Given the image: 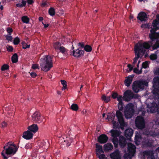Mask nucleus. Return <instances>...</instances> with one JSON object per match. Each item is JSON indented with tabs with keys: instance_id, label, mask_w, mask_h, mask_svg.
I'll use <instances>...</instances> for the list:
<instances>
[{
	"instance_id": "60",
	"label": "nucleus",
	"mask_w": 159,
	"mask_h": 159,
	"mask_svg": "<svg viewBox=\"0 0 159 159\" xmlns=\"http://www.w3.org/2000/svg\"><path fill=\"white\" fill-rule=\"evenodd\" d=\"M7 50L9 52H12L13 50V48L11 46H9L7 47Z\"/></svg>"
},
{
	"instance_id": "42",
	"label": "nucleus",
	"mask_w": 159,
	"mask_h": 159,
	"mask_svg": "<svg viewBox=\"0 0 159 159\" xmlns=\"http://www.w3.org/2000/svg\"><path fill=\"white\" fill-rule=\"evenodd\" d=\"M61 82L63 85V87L62 88V90H65L66 89L67 83L65 80H61Z\"/></svg>"
},
{
	"instance_id": "18",
	"label": "nucleus",
	"mask_w": 159,
	"mask_h": 159,
	"mask_svg": "<svg viewBox=\"0 0 159 159\" xmlns=\"http://www.w3.org/2000/svg\"><path fill=\"white\" fill-rule=\"evenodd\" d=\"M134 75H132L128 76L125 80V86L129 87L131 83Z\"/></svg>"
},
{
	"instance_id": "41",
	"label": "nucleus",
	"mask_w": 159,
	"mask_h": 159,
	"mask_svg": "<svg viewBox=\"0 0 159 159\" xmlns=\"http://www.w3.org/2000/svg\"><path fill=\"white\" fill-rule=\"evenodd\" d=\"M21 3H18L16 4V6L19 7H23L24 6H25L26 5V2L25 1L22 0L21 2Z\"/></svg>"
},
{
	"instance_id": "31",
	"label": "nucleus",
	"mask_w": 159,
	"mask_h": 159,
	"mask_svg": "<svg viewBox=\"0 0 159 159\" xmlns=\"http://www.w3.org/2000/svg\"><path fill=\"white\" fill-rule=\"evenodd\" d=\"M113 124V128L116 129H119V122L114 121V120H111Z\"/></svg>"
},
{
	"instance_id": "50",
	"label": "nucleus",
	"mask_w": 159,
	"mask_h": 159,
	"mask_svg": "<svg viewBox=\"0 0 159 159\" xmlns=\"http://www.w3.org/2000/svg\"><path fill=\"white\" fill-rule=\"evenodd\" d=\"M20 42V39L18 37H16L13 40V43L14 44H18Z\"/></svg>"
},
{
	"instance_id": "3",
	"label": "nucleus",
	"mask_w": 159,
	"mask_h": 159,
	"mask_svg": "<svg viewBox=\"0 0 159 159\" xmlns=\"http://www.w3.org/2000/svg\"><path fill=\"white\" fill-rule=\"evenodd\" d=\"M40 65L41 70L47 72L52 67V58L49 55H45L40 59Z\"/></svg>"
},
{
	"instance_id": "23",
	"label": "nucleus",
	"mask_w": 159,
	"mask_h": 159,
	"mask_svg": "<svg viewBox=\"0 0 159 159\" xmlns=\"http://www.w3.org/2000/svg\"><path fill=\"white\" fill-rule=\"evenodd\" d=\"M119 124V129H121L123 130L124 127L127 126V123L125 122V120H117Z\"/></svg>"
},
{
	"instance_id": "17",
	"label": "nucleus",
	"mask_w": 159,
	"mask_h": 159,
	"mask_svg": "<svg viewBox=\"0 0 159 159\" xmlns=\"http://www.w3.org/2000/svg\"><path fill=\"white\" fill-rule=\"evenodd\" d=\"M133 132L134 130L132 129L128 128L125 130L124 135L128 139H129L133 136Z\"/></svg>"
},
{
	"instance_id": "21",
	"label": "nucleus",
	"mask_w": 159,
	"mask_h": 159,
	"mask_svg": "<svg viewBox=\"0 0 159 159\" xmlns=\"http://www.w3.org/2000/svg\"><path fill=\"white\" fill-rule=\"evenodd\" d=\"M145 111L143 109L141 108L139 109L138 111V114L140 115L138 116L135 119H144L143 116L145 115Z\"/></svg>"
},
{
	"instance_id": "40",
	"label": "nucleus",
	"mask_w": 159,
	"mask_h": 159,
	"mask_svg": "<svg viewBox=\"0 0 159 159\" xmlns=\"http://www.w3.org/2000/svg\"><path fill=\"white\" fill-rule=\"evenodd\" d=\"M22 21L24 23H28L29 21V19L27 16H23L22 17Z\"/></svg>"
},
{
	"instance_id": "52",
	"label": "nucleus",
	"mask_w": 159,
	"mask_h": 159,
	"mask_svg": "<svg viewBox=\"0 0 159 159\" xmlns=\"http://www.w3.org/2000/svg\"><path fill=\"white\" fill-rule=\"evenodd\" d=\"M79 46H80L79 48L80 49H81L82 48H84L85 47V45L84 43L81 42L79 43Z\"/></svg>"
},
{
	"instance_id": "10",
	"label": "nucleus",
	"mask_w": 159,
	"mask_h": 159,
	"mask_svg": "<svg viewBox=\"0 0 159 159\" xmlns=\"http://www.w3.org/2000/svg\"><path fill=\"white\" fill-rule=\"evenodd\" d=\"M145 120H135V126L138 129H142L145 127Z\"/></svg>"
},
{
	"instance_id": "34",
	"label": "nucleus",
	"mask_w": 159,
	"mask_h": 159,
	"mask_svg": "<svg viewBox=\"0 0 159 159\" xmlns=\"http://www.w3.org/2000/svg\"><path fill=\"white\" fill-rule=\"evenodd\" d=\"M141 139V136L139 134H136L135 135L134 138V142L135 143L138 145V144H137L138 142H140V140Z\"/></svg>"
},
{
	"instance_id": "44",
	"label": "nucleus",
	"mask_w": 159,
	"mask_h": 159,
	"mask_svg": "<svg viewBox=\"0 0 159 159\" xmlns=\"http://www.w3.org/2000/svg\"><path fill=\"white\" fill-rule=\"evenodd\" d=\"M157 55L156 54H151L149 58L152 60H154L157 59Z\"/></svg>"
},
{
	"instance_id": "16",
	"label": "nucleus",
	"mask_w": 159,
	"mask_h": 159,
	"mask_svg": "<svg viewBox=\"0 0 159 159\" xmlns=\"http://www.w3.org/2000/svg\"><path fill=\"white\" fill-rule=\"evenodd\" d=\"M33 133L28 130L23 133L22 137L24 139L29 140L33 138Z\"/></svg>"
},
{
	"instance_id": "9",
	"label": "nucleus",
	"mask_w": 159,
	"mask_h": 159,
	"mask_svg": "<svg viewBox=\"0 0 159 159\" xmlns=\"http://www.w3.org/2000/svg\"><path fill=\"white\" fill-rule=\"evenodd\" d=\"M110 156L111 159H121V158L120 152L118 149L111 153Z\"/></svg>"
},
{
	"instance_id": "39",
	"label": "nucleus",
	"mask_w": 159,
	"mask_h": 159,
	"mask_svg": "<svg viewBox=\"0 0 159 159\" xmlns=\"http://www.w3.org/2000/svg\"><path fill=\"white\" fill-rule=\"evenodd\" d=\"M155 43L153 45L152 48L153 49H156L159 48V39H157Z\"/></svg>"
},
{
	"instance_id": "26",
	"label": "nucleus",
	"mask_w": 159,
	"mask_h": 159,
	"mask_svg": "<svg viewBox=\"0 0 159 159\" xmlns=\"http://www.w3.org/2000/svg\"><path fill=\"white\" fill-rule=\"evenodd\" d=\"M111 136L113 137H117L120 134V132L117 130L111 129L110 131Z\"/></svg>"
},
{
	"instance_id": "33",
	"label": "nucleus",
	"mask_w": 159,
	"mask_h": 159,
	"mask_svg": "<svg viewBox=\"0 0 159 159\" xmlns=\"http://www.w3.org/2000/svg\"><path fill=\"white\" fill-rule=\"evenodd\" d=\"M102 101H104L105 102L107 103L110 101V97L109 96H106L104 94L102 95L101 97Z\"/></svg>"
},
{
	"instance_id": "51",
	"label": "nucleus",
	"mask_w": 159,
	"mask_h": 159,
	"mask_svg": "<svg viewBox=\"0 0 159 159\" xmlns=\"http://www.w3.org/2000/svg\"><path fill=\"white\" fill-rule=\"evenodd\" d=\"M134 73L138 75H139L141 74V71H139V68H135L133 70Z\"/></svg>"
},
{
	"instance_id": "58",
	"label": "nucleus",
	"mask_w": 159,
	"mask_h": 159,
	"mask_svg": "<svg viewBox=\"0 0 159 159\" xmlns=\"http://www.w3.org/2000/svg\"><path fill=\"white\" fill-rule=\"evenodd\" d=\"M7 31L9 34L10 35L11 33L13 31L12 29L11 28H8L7 29Z\"/></svg>"
},
{
	"instance_id": "54",
	"label": "nucleus",
	"mask_w": 159,
	"mask_h": 159,
	"mask_svg": "<svg viewBox=\"0 0 159 159\" xmlns=\"http://www.w3.org/2000/svg\"><path fill=\"white\" fill-rule=\"evenodd\" d=\"M118 140L117 137H113L112 141L113 143H117L118 142Z\"/></svg>"
},
{
	"instance_id": "61",
	"label": "nucleus",
	"mask_w": 159,
	"mask_h": 159,
	"mask_svg": "<svg viewBox=\"0 0 159 159\" xmlns=\"http://www.w3.org/2000/svg\"><path fill=\"white\" fill-rule=\"evenodd\" d=\"M5 110L6 111H7V113L8 114H10L11 113V109H10L8 108H6Z\"/></svg>"
},
{
	"instance_id": "11",
	"label": "nucleus",
	"mask_w": 159,
	"mask_h": 159,
	"mask_svg": "<svg viewBox=\"0 0 159 159\" xmlns=\"http://www.w3.org/2000/svg\"><path fill=\"white\" fill-rule=\"evenodd\" d=\"M84 52V50H82L80 48H78L77 49L73 51L72 54L75 57H80L83 56Z\"/></svg>"
},
{
	"instance_id": "8",
	"label": "nucleus",
	"mask_w": 159,
	"mask_h": 159,
	"mask_svg": "<svg viewBox=\"0 0 159 159\" xmlns=\"http://www.w3.org/2000/svg\"><path fill=\"white\" fill-rule=\"evenodd\" d=\"M153 143V140L151 139L148 137L144 139L142 142V145L144 147H151Z\"/></svg>"
},
{
	"instance_id": "12",
	"label": "nucleus",
	"mask_w": 159,
	"mask_h": 159,
	"mask_svg": "<svg viewBox=\"0 0 159 159\" xmlns=\"http://www.w3.org/2000/svg\"><path fill=\"white\" fill-rule=\"evenodd\" d=\"M124 96L128 100H130L133 98H136V95L134 94L130 90H126L124 93Z\"/></svg>"
},
{
	"instance_id": "28",
	"label": "nucleus",
	"mask_w": 159,
	"mask_h": 159,
	"mask_svg": "<svg viewBox=\"0 0 159 159\" xmlns=\"http://www.w3.org/2000/svg\"><path fill=\"white\" fill-rule=\"evenodd\" d=\"M115 116H116L117 119H124L123 115L120 111L117 110L116 111Z\"/></svg>"
},
{
	"instance_id": "4",
	"label": "nucleus",
	"mask_w": 159,
	"mask_h": 159,
	"mask_svg": "<svg viewBox=\"0 0 159 159\" xmlns=\"http://www.w3.org/2000/svg\"><path fill=\"white\" fill-rule=\"evenodd\" d=\"M134 112L133 104L129 103L126 106L124 111L125 116L126 118L128 119L132 117Z\"/></svg>"
},
{
	"instance_id": "2",
	"label": "nucleus",
	"mask_w": 159,
	"mask_h": 159,
	"mask_svg": "<svg viewBox=\"0 0 159 159\" xmlns=\"http://www.w3.org/2000/svg\"><path fill=\"white\" fill-rule=\"evenodd\" d=\"M3 149L4 150L1 153L4 159H7L8 157L6 155H8L15 154L18 148L14 143L9 142L6 144L5 146H4Z\"/></svg>"
},
{
	"instance_id": "29",
	"label": "nucleus",
	"mask_w": 159,
	"mask_h": 159,
	"mask_svg": "<svg viewBox=\"0 0 159 159\" xmlns=\"http://www.w3.org/2000/svg\"><path fill=\"white\" fill-rule=\"evenodd\" d=\"M154 88L152 90V92L153 94L155 96H158L159 95V86H153Z\"/></svg>"
},
{
	"instance_id": "6",
	"label": "nucleus",
	"mask_w": 159,
	"mask_h": 159,
	"mask_svg": "<svg viewBox=\"0 0 159 159\" xmlns=\"http://www.w3.org/2000/svg\"><path fill=\"white\" fill-rule=\"evenodd\" d=\"M128 151L129 153L124 154V157L125 158H130V157L134 156L136 152V146L131 143H129L128 144Z\"/></svg>"
},
{
	"instance_id": "38",
	"label": "nucleus",
	"mask_w": 159,
	"mask_h": 159,
	"mask_svg": "<svg viewBox=\"0 0 159 159\" xmlns=\"http://www.w3.org/2000/svg\"><path fill=\"white\" fill-rule=\"evenodd\" d=\"M84 49L87 52H90L92 50V48L89 45H86L85 46Z\"/></svg>"
},
{
	"instance_id": "53",
	"label": "nucleus",
	"mask_w": 159,
	"mask_h": 159,
	"mask_svg": "<svg viewBox=\"0 0 159 159\" xmlns=\"http://www.w3.org/2000/svg\"><path fill=\"white\" fill-rule=\"evenodd\" d=\"M100 153H98V154H97L98 156V158L99 159H103L105 157V156L104 154H100Z\"/></svg>"
},
{
	"instance_id": "56",
	"label": "nucleus",
	"mask_w": 159,
	"mask_h": 159,
	"mask_svg": "<svg viewBox=\"0 0 159 159\" xmlns=\"http://www.w3.org/2000/svg\"><path fill=\"white\" fill-rule=\"evenodd\" d=\"M111 96L112 97L113 99H115L118 96V94L117 93H114L112 94Z\"/></svg>"
},
{
	"instance_id": "13",
	"label": "nucleus",
	"mask_w": 159,
	"mask_h": 159,
	"mask_svg": "<svg viewBox=\"0 0 159 159\" xmlns=\"http://www.w3.org/2000/svg\"><path fill=\"white\" fill-rule=\"evenodd\" d=\"M119 144L120 147L124 148L126 145L127 141L126 138L123 136L120 135L119 137Z\"/></svg>"
},
{
	"instance_id": "20",
	"label": "nucleus",
	"mask_w": 159,
	"mask_h": 159,
	"mask_svg": "<svg viewBox=\"0 0 159 159\" xmlns=\"http://www.w3.org/2000/svg\"><path fill=\"white\" fill-rule=\"evenodd\" d=\"M143 155L144 156H148V158L153 159L154 157V153L152 150L144 151L143 152Z\"/></svg>"
},
{
	"instance_id": "35",
	"label": "nucleus",
	"mask_w": 159,
	"mask_h": 159,
	"mask_svg": "<svg viewBox=\"0 0 159 159\" xmlns=\"http://www.w3.org/2000/svg\"><path fill=\"white\" fill-rule=\"evenodd\" d=\"M12 62L14 63L17 62L18 61V55L16 53H15L11 57Z\"/></svg>"
},
{
	"instance_id": "24",
	"label": "nucleus",
	"mask_w": 159,
	"mask_h": 159,
	"mask_svg": "<svg viewBox=\"0 0 159 159\" xmlns=\"http://www.w3.org/2000/svg\"><path fill=\"white\" fill-rule=\"evenodd\" d=\"M104 150L105 151L109 152L111 151L113 148V146L111 143H108L104 146Z\"/></svg>"
},
{
	"instance_id": "1",
	"label": "nucleus",
	"mask_w": 159,
	"mask_h": 159,
	"mask_svg": "<svg viewBox=\"0 0 159 159\" xmlns=\"http://www.w3.org/2000/svg\"><path fill=\"white\" fill-rule=\"evenodd\" d=\"M152 45V43L151 42H148L139 43L135 45L134 51L135 57L133 59V65L135 64L138 58L141 57H142L146 51V49H148L150 48Z\"/></svg>"
},
{
	"instance_id": "30",
	"label": "nucleus",
	"mask_w": 159,
	"mask_h": 159,
	"mask_svg": "<svg viewBox=\"0 0 159 159\" xmlns=\"http://www.w3.org/2000/svg\"><path fill=\"white\" fill-rule=\"evenodd\" d=\"M152 83L153 86H159V77H155L153 79Z\"/></svg>"
},
{
	"instance_id": "47",
	"label": "nucleus",
	"mask_w": 159,
	"mask_h": 159,
	"mask_svg": "<svg viewBox=\"0 0 159 159\" xmlns=\"http://www.w3.org/2000/svg\"><path fill=\"white\" fill-rule=\"evenodd\" d=\"M149 67V65L147 61H145L142 64V68L146 69Z\"/></svg>"
},
{
	"instance_id": "14",
	"label": "nucleus",
	"mask_w": 159,
	"mask_h": 159,
	"mask_svg": "<svg viewBox=\"0 0 159 159\" xmlns=\"http://www.w3.org/2000/svg\"><path fill=\"white\" fill-rule=\"evenodd\" d=\"M148 18L146 13L143 11L139 12L137 17V19L141 21H145Z\"/></svg>"
},
{
	"instance_id": "55",
	"label": "nucleus",
	"mask_w": 159,
	"mask_h": 159,
	"mask_svg": "<svg viewBox=\"0 0 159 159\" xmlns=\"http://www.w3.org/2000/svg\"><path fill=\"white\" fill-rule=\"evenodd\" d=\"M32 68L33 69H39V65L37 64H34L32 65Z\"/></svg>"
},
{
	"instance_id": "5",
	"label": "nucleus",
	"mask_w": 159,
	"mask_h": 159,
	"mask_svg": "<svg viewBox=\"0 0 159 159\" xmlns=\"http://www.w3.org/2000/svg\"><path fill=\"white\" fill-rule=\"evenodd\" d=\"M149 37L152 41L159 38V26L152 28L150 31Z\"/></svg>"
},
{
	"instance_id": "63",
	"label": "nucleus",
	"mask_w": 159,
	"mask_h": 159,
	"mask_svg": "<svg viewBox=\"0 0 159 159\" xmlns=\"http://www.w3.org/2000/svg\"><path fill=\"white\" fill-rule=\"evenodd\" d=\"M29 73L30 74L31 76L33 77H35L37 75L36 73L34 72L31 73L29 72Z\"/></svg>"
},
{
	"instance_id": "48",
	"label": "nucleus",
	"mask_w": 159,
	"mask_h": 159,
	"mask_svg": "<svg viewBox=\"0 0 159 159\" xmlns=\"http://www.w3.org/2000/svg\"><path fill=\"white\" fill-rule=\"evenodd\" d=\"M22 47L23 49H26L27 48H29L30 47V45H27V44L25 43L24 42H22Z\"/></svg>"
},
{
	"instance_id": "46",
	"label": "nucleus",
	"mask_w": 159,
	"mask_h": 159,
	"mask_svg": "<svg viewBox=\"0 0 159 159\" xmlns=\"http://www.w3.org/2000/svg\"><path fill=\"white\" fill-rule=\"evenodd\" d=\"M123 106H124V104H123V102H121V103L119 102V103L118 104V108L119 109L118 110L122 111L123 109Z\"/></svg>"
},
{
	"instance_id": "25",
	"label": "nucleus",
	"mask_w": 159,
	"mask_h": 159,
	"mask_svg": "<svg viewBox=\"0 0 159 159\" xmlns=\"http://www.w3.org/2000/svg\"><path fill=\"white\" fill-rule=\"evenodd\" d=\"M159 24V14H157L156 16V19L153 20L152 26L153 28L158 26Z\"/></svg>"
},
{
	"instance_id": "22",
	"label": "nucleus",
	"mask_w": 159,
	"mask_h": 159,
	"mask_svg": "<svg viewBox=\"0 0 159 159\" xmlns=\"http://www.w3.org/2000/svg\"><path fill=\"white\" fill-rule=\"evenodd\" d=\"M32 117L33 119H43L46 118L44 117L43 116H42L40 113L37 111H36L34 113L32 116Z\"/></svg>"
},
{
	"instance_id": "62",
	"label": "nucleus",
	"mask_w": 159,
	"mask_h": 159,
	"mask_svg": "<svg viewBox=\"0 0 159 159\" xmlns=\"http://www.w3.org/2000/svg\"><path fill=\"white\" fill-rule=\"evenodd\" d=\"M117 100L119 101V102H122V97L121 96H120L119 97H117Z\"/></svg>"
},
{
	"instance_id": "15",
	"label": "nucleus",
	"mask_w": 159,
	"mask_h": 159,
	"mask_svg": "<svg viewBox=\"0 0 159 159\" xmlns=\"http://www.w3.org/2000/svg\"><path fill=\"white\" fill-rule=\"evenodd\" d=\"M108 139L106 135L102 134L98 137V141L101 143H105L107 141Z\"/></svg>"
},
{
	"instance_id": "59",
	"label": "nucleus",
	"mask_w": 159,
	"mask_h": 159,
	"mask_svg": "<svg viewBox=\"0 0 159 159\" xmlns=\"http://www.w3.org/2000/svg\"><path fill=\"white\" fill-rule=\"evenodd\" d=\"M60 50V51L62 53H64L65 52V49L63 46L60 47L58 49Z\"/></svg>"
},
{
	"instance_id": "37",
	"label": "nucleus",
	"mask_w": 159,
	"mask_h": 159,
	"mask_svg": "<svg viewBox=\"0 0 159 159\" xmlns=\"http://www.w3.org/2000/svg\"><path fill=\"white\" fill-rule=\"evenodd\" d=\"M141 85V86L143 89H144V86H148V82L147 81L142 80V81H139Z\"/></svg>"
},
{
	"instance_id": "27",
	"label": "nucleus",
	"mask_w": 159,
	"mask_h": 159,
	"mask_svg": "<svg viewBox=\"0 0 159 159\" xmlns=\"http://www.w3.org/2000/svg\"><path fill=\"white\" fill-rule=\"evenodd\" d=\"M96 154H98V153H104L102 146L98 145V143H96Z\"/></svg>"
},
{
	"instance_id": "32",
	"label": "nucleus",
	"mask_w": 159,
	"mask_h": 159,
	"mask_svg": "<svg viewBox=\"0 0 159 159\" xmlns=\"http://www.w3.org/2000/svg\"><path fill=\"white\" fill-rule=\"evenodd\" d=\"M115 114L114 113L109 112L107 114V118L106 119H115Z\"/></svg>"
},
{
	"instance_id": "57",
	"label": "nucleus",
	"mask_w": 159,
	"mask_h": 159,
	"mask_svg": "<svg viewBox=\"0 0 159 159\" xmlns=\"http://www.w3.org/2000/svg\"><path fill=\"white\" fill-rule=\"evenodd\" d=\"M6 39L8 41H11L12 39V37L11 36L9 35H6L5 36Z\"/></svg>"
},
{
	"instance_id": "64",
	"label": "nucleus",
	"mask_w": 159,
	"mask_h": 159,
	"mask_svg": "<svg viewBox=\"0 0 159 159\" xmlns=\"http://www.w3.org/2000/svg\"><path fill=\"white\" fill-rule=\"evenodd\" d=\"M127 67L129 68V71H131L133 69V67L130 64H128Z\"/></svg>"
},
{
	"instance_id": "43",
	"label": "nucleus",
	"mask_w": 159,
	"mask_h": 159,
	"mask_svg": "<svg viewBox=\"0 0 159 159\" xmlns=\"http://www.w3.org/2000/svg\"><path fill=\"white\" fill-rule=\"evenodd\" d=\"M49 14L51 16H53L55 13L54 9L53 7L50 8L48 11Z\"/></svg>"
},
{
	"instance_id": "36",
	"label": "nucleus",
	"mask_w": 159,
	"mask_h": 159,
	"mask_svg": "<svg viewBox=\"0 0 159 159\" xmlns=\"http://www.w3.org/2000/svg\"><path fill=\"white\" fill-rule=\"evenodd\" d=\"M79 108L78 105L75 103L72 104L70 107V109L74 111H77L78 110Z\"/></svg>"
},
{
	"instance_id": "19",
	"label": "nucleus",
	"mask_w": 159,
	"mask_h": 159,
	"mask_svg": "<svg viewBox=\"0 0 159 159\" xmlns=\"http://www.w3.org/2000/svg\"><path fill=\"white\" fill-rule=\"evenodd\" d=\"M27 129L29 130L33 133V134L37 132L39 129L38 127L36 124H33L29 126L28 127Z\"/></svg>"
},
{
	"instance_id": "45",
	"label": "nucleus",
	"mask_w": 159,
	"mask_h": 159,
	"mask_svg": "<svg viewBox=\"0 0 159 159\" xmlns=\"http://www.w3.org/2000/svg\"><path fill=\"white\" fill-rule=\"evenodd\" d=\"M53 47L56 49H58L60 47H61V44L60 43L56 42L54 43Z\"/></svg>"
},
{
	"instance_id": "7",
	"label": "nucleus",
	"mask_w": 159,
	"mask_h": 159,
	"mask_svg": "<svg viewBox=\"0 0 159 159\" xmlns=\"http://www.w3.org/2000/svg\"><path fill=\"white\" fill-rule=\"evenodd\" d=\"M132 89L135 93H138L143 90L139 81H135L133 83Z\"/></svg>"
},
{
	"instance_id": "49",
	"label": "nucleus",
	"mask_w": 159,
	"mask_h": 159,
	"mask_svg": "<svg viewBox=\"0 0 159 159\" xmlns=\"http://www.w3.org/2000/svg\"><path fill=\"white\" fill-rule=\"evenodd\" d=\"M9 67V66L8 65L4 64L2 66L1 69L3 71L8 69Z\"/></svg>"
}]
</instances>
